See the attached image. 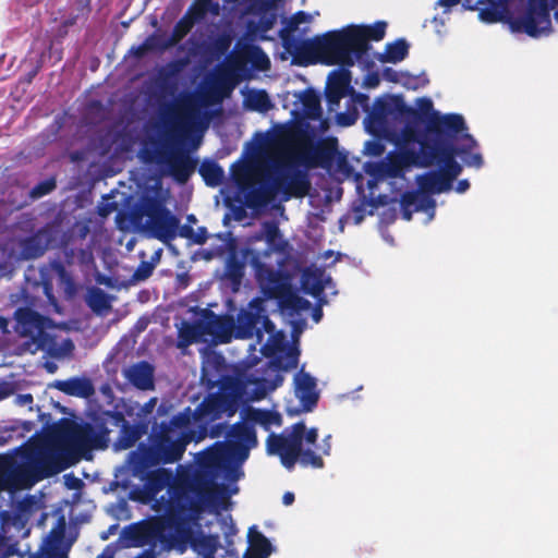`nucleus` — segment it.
Listing matches in <instances>:
<instances>
[{
  "mask_svg": "<svg viewBox=\"0 0 558 558\" xmlns=\"http://www.w3.org/2000/svg\"><path fill=\"white\" fill-rule=\"evenodd\" d=\"M477 146L475 138L463 131L458 138H449L436 153L434 165H438V170H432L416 177V183L421 192L432 196L450 191L452 182L462 172V166L456 160L461 156L465 166L480 169L484 165L480 153L472 150Z\"/></svg>",
  "mask_w": 558,
  "mask_h": 558,
  "instance_id": "obj_4",
  "label": "nucleus"
},
{
  "mask_svg": "<svg viewBox=\"0 0 558 558\" xmlns=\"http://www.w3.org/2000/svg\"><path fill=\"white\" fill-rule=\"evenodd\" d=\"M226 438V441H218L214 445V450L210 453L213 461L222 459L227 451L240 459H246L250 449L257 446L255 428L251 422L244 420L233 424L228 429Z\"/></svg>",
  "mask_w": 558,
  "mask_h": 558,
  "instance_id": "obj_12",
  "label": "nucleus"
},
{
  "mask_svg": "<svg viewBox=\"0 0 558 558\" xmlns=\"http://www.w3.org/2000/svg\"><path fill=\"white\" fill-rule=\"evenodd\" d=\"M305 423H294L284 428L280 434L271 433L266 440L267 451L280 458L281 464L289 471L293 470L296 462L302 466L323 469L325 462L319 453L313 449H303Z\"/></svg>",
  "mask_w": 558,
  "mask_h": 558,
  "instance_id": "obj_6",
  "label": "nucleus"
},
{
  "mask_svg": "<svg viewBox=\"0 0 558 558\" xmlns=\"http://www.w3.org/2000/svg\"><path fill=\"white\" fill-rule=\"evenodd\" d=\"M160 44H161V36L151 34L141 45L133 46L131 48V53L136 58H142L150 50H155V49L160 50Z\"/></svg>",
  "mask_w": 558,
  "mask_h": 558,
  "instance_id": "obj_48",
  "label": "nucleus"
},
{
  "mask_svg": "<svg viewBox=\"0 0 558 558\" xmlns=\"http://www.w3.org/2000/svg\"><path fill=\"white\" fill-rule=\"evenodd\" d=\"M308 20H310V15L306 12H304V11L296 12L295 14H293L291 20L289 21L288 29L286 32H289V33L294 32L301 23L307 22Z\"/></svg>",
  "mask_w": 558,
  "mask_h": 558,
  "instance_id": "obj_63",
  "label": "nucleus"
},
{
  "mask_svg": "<svg viewBox=\"0 0 558 558\" xmlns=\"http://www.w3.org/2000/svg\"><path fill=\"white\" fill-rule=\"evenodd\" d=\"M268 177L276 196L281 195L284 202L291 198H303L312 189L308 173L283 160L272 163Z\"/></svg>",
  "mask_w": 558,
  "mask_h": 558,
  "instance_id": "obj_8",
  "label": "nucleus"
},
{
  "mask_svg": "<svg viewBox=\"0 0 558 558\" xmlns=\"http://www.w3.org/2000/svg\"><path fill=\"white\" fill-rule=\"evenodd\" d=\"M386 165L388 170V178L396 179L401 178L404 174L405 167L402 165L400 158L396 151L389 153L386 156Z\"/></svg>",
  "mask_w": 558,
  "mask_h": 558,
  "instance_id": "obj_51",
  "label": "nucleus"
},
{
  "mask_svg": "<svg viewBox=\"0 0 558 558\" xmlns=\"http://www.w3.org/2000/svg\"><path fill=\"white\" fill-rule=\"evenodd\" d=\"M204 337H211L219 343H228L232 339L235 320L231 315H217L209 308L198 312Z\"/></svg>",
  "mask_w": 558,
  "mask_h": 558,
  "instance_id": "obj_18",
  "label": "nucleus"
},
{
  "mask_svg": "<svg viewBox=\"0 0 558 558\" xmlns=\"http://www.w3.org/2000/svg\"><path fill=\"white\" fill-rule=\"evenodd\" d=\"M463 131H468V126L461 114L433 112L426 120V133L421 141L420 150L410 146H401L396 154L405 169L411 166H434L436 153L441 146L449 138H458Z\"/></svg>",
  "mask_w": 558,
  "mask_h": 558,
  "instance_id": "obj_5",
  "label": "nucleus"
},
{
  "mask_svg": "<svg viewBox=\"0 0 558 558\" xmlns=\"http://www.w3.org/2000/svg\"><path fill=\"white\" fill-rule=\"evenodd\" d=\"M404 113L418 116V111L408 106L401 96L376 98L364 119L365 129L374 136H386L390 129L389 119L399 120Z\"/></svg>",
  "mask_w": 558,
  "mask_h": 558,
  "instance_id": "obj_10",
  "label": "nucleus"
},
{
  "mask_svg": "<svg viewBox=\"0 0 558 558\" xmlns=\"http://www.w3.org/2000/svg\"><path fill=\"white\" fill-rule=\"evenodd\" d=\"M184 450V444L173 439V434L169 433V425H160L144 459L150 465L174 463L182 458Z\"/></svg>",
  "mask_w": 558,
  "mask_h": 558,
  "instance_id": "obj_13",
  "label": "nucleus"
},
{
  "mask_svg": "<svg viewBox=\"0 0 558 558\" xmlns=\"http://www.w3.org/2000/svg\"><path fill=\"white\" fill-rule=\"evenodd\" d=\"M128 421L125 420V416L120 411H105L102 412L101 416L97 418L95 422V425L90 424L93 426V429L95 434H101L106 440V448L108 447V444L110 441L109 434L111 433V429L109 426H113L116 428H121Z\"/></svg>",
  "mask_w": 558,
  "mask_h": 558,
  "instance_id": "obj_31",
  "label": "nucleus"
},
{
  "mask_svg": "<svg viewBox=\"0 0 558 558\" xmlns=\"http://www.w3.org/2000/svg\"><path fill=\"white\" fill-rule=\"evenodd\" d=\"M351 38L349 26L318 35L320 63L351 68L362 60L357 58V49Z\"/></svg>",
  "mask_w": 558,
  "mask_h": 558,
  "instance_id": "obj_9",
  "label": "nucleus"
},
{
  "mask_svg": "<svg viewBox=\"0 0 558 558\" xmlns=\"http://www.w3.org/2000/svg\"><path fill=\"white\" fill-rule=\"evenodd\" d=\"M87 305L95 312L101 313L108 311L111 307L110 296L100 288H93L89 290L87 299Z\"/></svg>",
  "mask_w": 558,
  "mask_h": 558,
  "instance_id": "obj_43",
  "label": "nucleus"
},
{
  "mask_svg": "<svg viewBox=\"0 0 558 558\" xmlns=\"http://www.w3.org/2000/svg\"><path fill=\"white\" fill-rule=\"evenodd\" d=\"M144 433V426L140 424H130L129 422H126L120 428V435L117 440V444L122 449H129L133 447L137 442V440H140Z\"/></svg>",
  "mask_w": 558,
  "mask_h": 558,
  "instance_id": "obj_38",
  "label": "nucleus"
},
{
  "mask_svg": "<svg viewBox=\"0 0 558 558\" xmlns=\"http://www.w3.org/2000/svg\"><path fill=\"white\" fill-rule=\"evenodd\" d=\"M364 153L368 156L379 157L385 153V145L379 141H367L364 146Z\"/></svg>",
  "mask_w": 558,
  "mask_h": 558,
  "instance_id": "obj_60",
  "label": "nucleus"
},
{
  "mask_svg": "<svg viewBox=\"0 0 558 558\" xmlns=\"http://www.w3.org/2000/svg\"><path fill=\"white\" fill-rule=\"evenodd\" d=\"M32 461L20 463L13 456L0 457V487L7 490L27 488L37 477Z\"/></svg>",
  "mask_w": 558,
  "mask_h": 558,
  "instance_id": "obj_15",
  "label": "nucleus"
},
{
  "mask_svg": "<svg viewBox=\"0 0 558 558\" xmlns=\"http://www.w3.org/2000/svg\"><path fill=\"white\" fill-rule=\"evenodd\" d=\"M220 546V537L218 534L201 535L191 539L192 549L197 551L202 558H216Z\"/></svg>",
  "mask_w": 558,
  "mask_h": 558,
  "instance_id": "obj_32",
  "label": "nucleus"
},
{
  "mask_svg": "<svg viewBox=\"0 0 558 558\" xmlns=\"http://www.w3.org/2000/svg\"><path fill=\"white\" fill-rule=\"evenodd\" d=\"M402 76H403L402 85L408 89L415 90L418 88H423L429 84V78L425 72H422L417 75H413L409 72H404Z\"/></svg>",
  "mask_w": 558,
  "mask_h": 558,
  "instance_id": "obj_52",
  "label": "nucleus"
},
{
  "mask_svg": "<svg viewBox=\"0 0 558 558\" xmlns=\"http://www.w3.org/2000/svg\"><path fill=\"white\" fill-rule=\"evenodd\" d=\"M436 206L435 199L421 192L420 187L413 191H405L400 198V208L402 218L407 221L412 219L414 213L434 210Z\"/></svg>",
  "mask_w": 558,
  "mask_h": 558,
  "instance_id": "obj_23",
  "label": "nucleus"
},
{
  "mask_svg": "<svg viewBox=\"0 0 558 558\" xmlns=\"http://www.w3.org/2000/svg\"><path fill=\"white\" fill-rule=\"evenodd\" d=\"M241 418L251 422L253 426L254 424H259L266 430L272 425H281V415L279 413L252 407H247L242 410Z\"/></svg>",
  "mask_w": 558,
  "mask_h": 558,
  "instance_id": "obj_30",
  "label": "nucleus"
},
{
  "mask_svg": "<svg viewBox=\"0 0 558 558\" xmlns=\"http://www.w3.org/2000/svg\"><path fill=\"white\" fill-rule=\"evenodd\" d=\"M409 54V44L404 38L388 43L385 52L378 58L381 62L397 63L404 60Z\"/></svg>",
  "mask_w": 558,
  "mask_h": 558,
  "instance_id": "obj_37",
  "label": "nucleus"
},
{
  "mask_svg": "<svg viewBox=\"0 0 558 558\" xmlns=\"http://www.w3.org/2000/svg\"><path fill=\"white\" fill-rule=\"evenodd\" d=\"M299 131L289 125H280L274 135V140L279 145H290L295 142Z\"/></svg>",
  "mask_w": 558,
  "mask_h": 558,
  "instance_id": "obj_50",
  "label": "nucleus"
},
{
  "mask_svg": "<svg viewBox=\"0 0 558 558\" xmlns=\"http://www.w3.org/2000/svg\"><path fill=\"white\" fill-rule=\"evenodd\" d=\"M21 256L23 259H35L44 255L46 246L38 236H27L20 243Z\"/></svg>",
  "mask_w": 558,
  "mask_h": 558,
  "instance_id": "obj_40",
  "label": "nucleus"
},
{
  "mask_svg": "<svg viewBox=\"0 0 558 558\" xmlns=\"http://www.w3.org/2000/svg\"><path fill=\"white\" fill-rule=\"evenodd\" d=\"M515 24L529 36L536 37L550 28V7L548 0H529L525 13Z\"/></svg>",
  "mask_w": 558,
  "mask_h": 558,
  "instance_id": "obj_16",
  "label": "nucleus"
},
{
  "mask_svg": "<svg viewBox=\"0 0 558 558\" xmlns=\"http://www.w3.org/2000/svg\"><path fill=\"white\" fill-rule=\"evenodd\" d=\"M295 395L305 411H312L318 402L316 380L308 373L300 372L295 378Z\"/></svg>",
  "mask_w": 558,
  "mask_h": 558,
  "instance_id": "obj_25",
  "label": "nucleus"
},
{
  "mask_svg": "<svg viewBox=\"0 0 558 558\" xmlns=\"http://www.w3.org/2000/svg\"><path fill=\"white\" fill-rule=\"evenodd\" d=\"M233 87V83L221 77L201 95L183 93L174 102L161 108V118L167 131L163 141L155 151V161L165 166L177 182L186 183L198 163L197 158L183 148V144L197 124L201 107L219 104Z\"/></svg>",
  "mask_w": 558,
  "mask_h": 558,
  "instance_id": "obj_1",
  "label": "nucleus"
},
{
  "mask_svg": "<svg viewBox=\"0 0 558 558\" xmlns=\"http://www.w3.org/2000/svg\"><path fill=\"white\" fill-rule=\"evenodd\" d=\"M210 2L211 0H197L193 5L189 8L185 14H189V16L193 19V24L205 16Z\"/></svg>",
  "mask_w": 558,
  "mask_h": 558,
  "instance_id": "obj_55",
  "label": "nucleus"
},
{
  "mask_svg": "<svg viewBox=\"0 0 558 558\" xmlns=\"http://www.w3.org/2000/svg\"><path fill=\"white\" fill-rule=\"evenodd\" d=\"M240 405V391L232 380L223 381L217 391L209 392L193 411V423L199 438L206 437L207 425L233 416Z\"/></svg>",
  "mask_w": 558,
  "mask_h": 558,
  "instance_id": "obj_7",
  "label": "nucleus"
},
{
  "mask_svg": "<svg viewBox=\"0 0 558 558\" xmlns=\"http://www.w3.org/2000/svg\"><path fill=\"white\" fill-rule=\"evenodd\" d=\"M231 44V39L228 36H219L214 41V49L215 51L220 56L226 53V51L229 49Z\"/></svg>",
  "mask_w": 558,
  "mask_h": 558,
  "instance_id": "obj_64",
  "label": "nucleus"
},
{
  "mask_svg": "<svg viewBox=\"0 0 558 558\" xmlns=\"http://www.w3.org/2000/svg\"><path fill=\"white\" fill-rule=\"evenodd\" d=\"M480 19L486 23H497L502 19V7L500 0H486L485 5L480 10Z\"/></svg>",
  "mask_w": 558,
  "mask_h": 558,
  "instance_id": "obj_45",
  "label": "nucleus"
},
{
  "mask_svg": "<svg viewBox=\"0 0 558 558\" xmlns=\"http://www.w3.org/2000/svg\"><path fill=\"white\" fill-rule=\"evenodd\" d=\"M205 340L199 316L194 322L182 320L178 326L175 347L185 350L193 343Z\"/></svg>",
  "mask_w": 558,
  "mask_h": 558,
  "instance_id": "obj_27",
  "label": "nucleus"
},
{
  "mask_svg": "<svg viewBox=\"0 0 558 558\" xmlns=\"http://www.w3.org/2000/svg\"><path fill=\"white\" fill-rule=\"evenodd\" d=\"M263 232L266 242L269 245H275L277 240L281 239V232L278 225L275 221H266L263 223Z\"/></svg>",
  "mask_w": 558,
  "mask_h": 558,
  "instance_id": "obj_56",
  "label": "nucleus"
},
{
  "mask_svg": "<svg viewBox=\"0 0 558 558\" xmlns=\"http://www.w3.org/2000/svg\"><path fill=\"white\" fill-rule=\"evenodd\" d=\"M228 432V424L226 422L220 423H211L210 425H207V432L206 436H209L210 438H219L223 434L227 435Z\"/></svg>",
  "mask_w": 558,
  "mask_h": 558,
  "instance_id": "obj_61",
  "label": "nucleus"
},
{
  "mask_svg": "<svg viewBox=\"0 0 558 558\" xmlns=\"http://www.w3.org/2000/svg\"><path fill=\"white\" fill-rule=\"evenodd\" d=\"M50 435L56 446L40 450L32 460L39 481L64 471L81 458L89 459L94 449H106L104 436L95 434L89 423L61 418L51 427Z\"/></svg>",
  "mask_w": 558,
  "mask_h": 558,
  "instance_id": "obj_2",
  "label": "nucleus"
},
{
  "mask_svg": "<svg viewBox=\"0 0 558 558\" xmlns=\"http://www.w3.org/2000/svg\"><path fill=\"white\" fill-rule=\"evenodd\" d=\"M50 268L58 276L59 283L62 286L64 292L69 296H72L76 292V284L62 260H52L50 263Z\"/></svg>",
  "mask_w": 558,
  "mask_h": 558,
  "instance_id": "obj_41",
  "label": "nucleus"
},
{
  "mask_svg": "<svg viewBox=\"0 0 558 558\" xmlns=\"http://www.w3.org/2000/svg\"><path fill=\"white\" fill-rule=\"evenodd\" d=\"M366 172L376 178V179H386L388 178V170L386 160L377 161V162H367L365 165Z\"/></svg>",
  "mask_w": 558,
  "mask_h": 558,
  "instance_id": "obj_57",
  "label": "nucleus"
},
{
  "mask_svg": "<svg viewBox=\"0 0 558 558\" xmlns=\"http://www.w3.org/2000/svg\"><path fill=\"white\" fill-rule=\"evenodd\" d=\"M143 214L146 217L145 228L155 239L169 243L175 239L179 218L173 215L157 197H147L143 202Z\"/></svg>",
  "mask_w": 558,
  "mask_h": 558,
  "instance_id": "obj_11",
  "label": "nucleus"
},
{
  "mask_svg": "<svg viewBox=\"0 0 558 558\" xmlns=\"http://www.w3.org/2000/svg\"><path fill=\"white\" fill-rule=\"evenodd\" d=\"M265 312L263 301L254 299L248 303L247 310H240L235 320V337L239 339H250L254 336L262 337V329L259 327L262 320V313Z\"/></svg>",
  "mask_w": 558,
  "mask_h": 558,
  "instance_id": "obj_20",
  "label": "nucleus"
},
{
  "mask_svg": "<svg viewBox=\"0 0 558 558\" xmlns=\"http://www.w3.org/2000/svg\"><path fill=\"white\" fill-rule=\"evenodd\" d=\"M299 99L302 104L304 116L310 120H318L322 117L323 110L320 105V97L315 89L308 87L304 89Z\"/></svg>",
  "mask_w": 558,
  "mask_h": 558,
  "instance_id": "obj_33",
  "label": "nucleus"
},
{
  "mask_svg": "<svg viewBox=\"0 0 558 558\" xmlns=\"http://www.w3.org/2000/svg\"><path fill=\"white\" fill-rule=\"evenodd\" d=\"M57 388L68 396L78 398H90L95 393L92 380L85 377H73L58 381Z\"/></svg>",
  "mask_w": 558,
  "mask_h": 558,
  "instance_id": "obj_29",
  "label": "nucleus"
},
{
  "mask_svg": "<svg viewBox=\"0 0 558 558\" xmlns=\"http://www.w3.org/2000/svg\"><path fill=\"white\" fill-rule=\"evenodd\" d=\"M76 263L86 268L94 265L95 259L90 247L77 250Z\"/></svg>",
  "mask_w": 558,
  "mask_h": 558,
  "instance_id": "obj_59",
  "label": "nucleus"
},
{
  "mask_svg": "<svg viewBox=\"0 0 558 558\" xmlns=\"http://www.w3.org/2000/svg\"><path fill=\"white\" fill-rule=\"evenodd\" d=\"M170 476L171 474L162 468L149 471L146 475V485L148 488L157 493L166 486Z\"/></svg>",
  "mask_w": 558,
  "mask_h": 558,
  "instance_id": "obj_47",
  "label": "nucleus"
},
{
  "mask_svg": "<svg viewBox=\"0 0 558 558\" xmlns=\"http://www.w3.org/2000/svg\"><path fill=\"white\" fill-rule=\"evenodd\" d=\"M129 538L134 542L135 546H142L146 541V531L142 526H133L130 531Z\"/></svg>",
  "mask_w": 558,
  "mask_h": 558,
  "instance_id": "obj_62",
  "label": "nucleus"
},
{
  "mask_svg": "<svg viewBox=\"0 0 558 558\" xmlns=\"http://www.w3.org/2000/svg\"><path fill=\"white\" fill-rule=\"evenodd\" d=\"M284 49L293 56L299 65L320 63L318 35L311 39H299L289 32H280Z\"/></svg>",
  "mask_w": 558,
  "mask_h": 558,
  "instance_id": "obj_17",
  "label": "nucleus"
},
{
  "mask_svg": "<svg viewBox=\"0 0 558 558\" xmlns=\"http://www.w3.org/2000/svg\"><path fill=\"white\" fill-rule=\"evenodd\" d=\"M350 83L351 72L349 68L341 66L329 74L325 88V97L330 110L333 109V107H338L341 99L352 89Z\"/></svg>",
  "mask_w": 558,
  "mask_h": 558,
  "instance_id": "obj_22",
  "label": "nucleus"
},
{
  "mask_svg": "<svg viewBox=\"0 0 558 558\" xmlns=\"http://www.w3.org/2000/svg\"><path fill=\"white\" fill-rule=\"evenodd\" d=\"M299 350L290 347L283 354H278L269 361V368L275 372H287L296 368L299 364Z\"/></svg>",
  "mask_w": 558,
  "mask_h": 558,
  "instance_id": "obj_36",
  "label": "nucleus"
},
{
  "mask_svg": "<svg viewBox=\"0 0 558 558\" xmlns=\"http://www.w3.org/2000/svg\"><path fill=\"white\" fill-rule=\"evenodd\" d=\"M231 174H232L234 182L236 184L241 185L242 183H244L247 180L248 167L246 165L238 161L236 163L232 165Z\"/></svg>",
  "mask_w": 558,
  "mask_h": 558,
  "instance_id": "obj_58",
  "label": "nucleus"
},
{
  "mask_svg": "<svg viewBox=\"0 0 558 558\" xmlns=\"http://www.w3.org/2000/svg\"><path fill=\"white\" fill-rule=\"evenodd\" d=\"M193 422V411L185 408L182 412L173 415L169 422H161L160 425H169V433L173 434L175 429L189 428Z\"/></svg>",
  "mask_w": 558,
  "mask_h": 558,
  "instance_id": "obj_46",
  "label": "nucleus"
},
{
  "mask_svg": "<svg viewBox=\"0 0 558 558\" xmlns=\"http://www.w3.org/2000/svg\"><path fill=\"white\" fill-rule=\"evenodd\" d=\"M247 107L258 112H267L272 108V102L266 90H252L246 98Z\"/></svg>",
  "mask_w": 558,
  "mask_h": 558,
  "instance_id": "obj_44",
  "label": "nucleus"
},
{
  "mask_svg": "<svg viewBox=\"0 0 558 558\" xmlns=\"http://www.w3.org/2000/svg\"><path fill=\"white\" fill-rule=\"evenodd\" d=\"M352 40L357 49V58H364L371 49L369 40L379 41L386 35L387 23L377 21L372 25H349Z\"/></svg>",
  "mask_w": 558,
  "mask_h": 558,
  "instance_id": "obj_21",
  "label": "nucleus"
},
{
  "mask_svg": "<svg viewBox=\"0 0 558 558\" xmlns=\"http://www.w3.org/2000/svg\"><path fill=\"white\" fill-rule=\"evenodd\" d=\"M193 19L184 14L173 26L171 35L168 38L161 37L160 50H166L179 44L193 28Z\"/></svg>",
  "mask_w": 558,
  "mask_h": 558,
  "instance_id": "obj_34",
  "label": "nucleus"
},
{
  "mask_svg": "<svg viewBox=\"0 0 558 558\" xmlns=\"http://www.w3.org/2000/svg\"><path fill=\"white\" fill-rule=\"evenodd\" d=\"M198 172L205 181L206 185L211 187L221 184L225 178L223 169L214 160L203 161Z\"/></svg>",
  "mask_w": 558,
  "mask_h": 558,
  "instance_id": "obj_39",
  "label": "nucleus"
},
{
  "mask_svg": "<svg viewBox=\"0 0 558 558\" xmlns=\"http://www.w3.org/2000/svg\"><path fill=\"white\" fill-rule=\"evenodd\" d=\"M238 488L229 490L226 484L207 478L194 481L173 488L168 502V521L182 537L191 534L193 526H199L203 513L218 514L231 507V495Z\"/></svg>",
  "mask_w": 558,
  "mask_h": 558,
  "instance_id": "obj_3",
  "label": "nucleus"
},
{
  "mask_svg": "<svg viewBox=\"0 0 558 558\" xmlns=\"http://www.w3.org/2000/svg\"><path fill=\"white\" fill-rule=\"evenodd\" d=\"M15 331L29 338L26 343L29 348L34 345L33 352L44 349L49 335L46 331L47 318L29 307H19L14 313Z\"/></svg>",
  "mask_w": 558,
  "mask_h": 558,
  "instance_id": "obj_14",
  "label": "nucleus"
},
{
  "mask_svg": "<svg viewBox=\"0 0 558 558\" xmlns=\"http://www.w3.org/2000/svg\"><path fill=\"white\" fill-rule=\"evenodd\" d=\"M155 267L156 262L154 257L151 258V260H142L132 275V281H145L153 275Z\"/></svg>",
  "mask_w": 558,
  "mask_h": 558,
  "instance_id": "obj_53",
  "label": "nucleus"
},
{
  "mask_svg": "<svg viewBox=\"0 0 558 558\" xmlns=\"http://www.w3.org/2000/svg\"><path fill=\"white\" fill-rule=\"evenodd\" d=\"M271 186V182L267 175V180L263 183L260 189L252 190L245 195L246 205L251 208H257L274 199L276 194Z\"/></svg>",
  "mask_w": 558,
  "mask_h": 558,
  "instance_id": "obj_35",
  "label": "nucleus"
},
{
  "mask_svg": "<svg viewBox=\"0 0 558 558\" xmlns=\"http://www.w3.org/2000/svg\"><path fill=\"white\" fill-rule=\"evenodd\" d=\"M433 112L426 114L424 112L418 111V116H412L410 113H404L399 120H404L405 124L402 129V146H409L410 144H418L421 146V141L426 133V120Z\"/></svg>",
  "mask_w": 558,
  "mask_h": 558,
  "instance_id": "obj_24",
  "label": "nucleus"
},
{
  "mask_svg": "<svg viewBox=\"0 0 558 558\" xmlns=\"http://www.w3.org/2000/svg\"><path fill=\"white\" fill-rule=\"evenodd\" d=\"M124 377L137 389H154V367L146 361L137 362L124 371Z\"/></svg>",
  "mask_w": 558,
  "mask_h": 558,
  "instance_id": "obj_26",
  "label": "nucleus"
},
{
  "mask_svg": "<svg viewBox=\"0 0 558 558\" xmlns=\"http://www.w3.org/2000/svg\"><path fill=\"white\" fill-rule=\"evenodd\" d=\"M56 187H57V181L54 178L46 179V180L39 182L38 184H36L29 191V197L32 199L41 198L43 196L50 194Z\"/></svg>",
  "mask_w": 558,
  "mask_h": 558,
  "instance_id": "obj_54",
  "label": "nucleus"
},
{
  "mask_svg": "<svg viewBox=\"0 0 558 558\" xmlns=\"http://www.w3.org/2000/svg\"><path fill=\"white\" fill-rule=\"evenodd\" d=\"M280 308L289 310L293 313H300L311 307V302L298 293L292 291V288L286 293V295L278 303Z\"/></svg>",
  "mask_w": 558,
  "mask_h": 558,
  "instance_id": "obj_42",
  "label": "nucleus"
},
{
  "mask_svg": "<svg viewBox=\"0 0 558 558\" xmlns=\"http://www.w3.org/2000/svg\"><path fill=\"white\" fill-rule=\"evenodd\" d=\"M256 279L264 296L269 300H277L278 303L291 289L286 276L263 263L256 264Z\"/></svg>",
  "mask_w": 558,
  "mask_h": 558,
  "instance_id": "obj_19",
  "label": "nucleus"
},
{
  "mask_svg": "<svg viewBox=\"0 0 558 558\" xmlns=\"http://www.w3.org/2000/svg\"><path fill=\"white\" fill-rule=\"evenodd\" d=\"M337 151V138L330 137L318 144L315 155L320 161H330Z\"/></svg>",
  "mask_w": 558,
  "mask_h": 558,
  "instance_id": "obj_49",
  "label": "nucleus"
},
{
  "mask_svg": "<svg viewBox=\"0 0 558 558\" xmlns=\"http://www.w3.org/2000/svg\"><path fill=\"white\" fill-rule=\"evenodd\" d=\"M248 547L243 554V558H268L274 548L269 539L256 526L248 530Z\"/></svg>",
  "mask_w": 558,
  "mask_h": 558,
  "instance_id": "obj_28",
  "label": "nucleus"
}]
</instances>
